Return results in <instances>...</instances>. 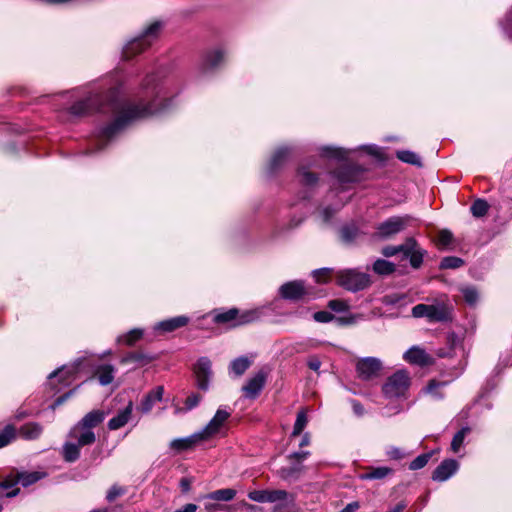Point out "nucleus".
<instances>
[{
  "label": "nucleus",
  "mask_w": 512,
  "mask_h": 512,
  "mask_svg": "<svg viewBox=\"0 0 512 512\" xmlns=\"http://www.w3.org/2000/svg\"><path fill=\"white\" fill-rule=\"evenodd\" d=\"M488 209H489V205L483 199H478V200L474 201L470 208L472 215L477 218L483 217L484 215H486L488 212Z\"/></svg>",
  "instance_id": "nucleus-43"
},
{
  "label": "nucleus",
  "mask_w": 512,
  "mask_h": 512,
  "mask_svg": "<svg viewBox=\"0 0 512 512\" xmlns=\"http://www.w3.org/2000/svg\"><path fill=\"white\" fill-rule=\"evenodd\" d=\"M307 365L311 370L318 372L321 367V361L317 356H311L307 360Z\"/></svg>",
  "instance_id": "nucleus-60"
},
{
  "label": "nucleus",
  "mask_w": 512,
  "mask_h": 512,
  "mask_svg": "<svg viewBox=\"0 0 512 512\" xmlns=\"http://www.w3.org/2000/svg\"><path fill=\"white\" fill-rule=\"evenodd\" d=\"M236 495V491L231 488L219 489L209 493L206 497L216 501H230Z\"/></svg>",
  "instance_id": "nucleus-38"
},
{
  "label": "nucleus",
  "mask_w": 512,
  "mask_h": 512,
  "mask_svg": "<svg viewBox=\"0 0 512 512\" xmlns=\"http://www.w3.org/2000/svg\"><path fill=\"white\" fill-rule=\"evenodd\" d=\"M432 455L433 452H428L417 456L413 461L410 462L409 469L415 471L425 467L431 459Z\"/></svg>",
  "instance_id": "nucleus-45"
},
{
  "label": "nucleus",
  "mask_w": 512,
  "mask_h": 512,
  "mask_svg": "<svg viewBox=\"0 0 512 512\" xmlns=\"http://www.w3.org/2000/svg\"><path fill=\"white\" fill-rule=\"evenodd\" d=\"M162 26V22L155 21L140 36L128 42L123 52L125 57L130 58L147 49L157 39Z\"/></svg>",
  "instance_id": "nucleus-3"
},
{
  "label": "nucleus",
  "mask_w": 512,
  "mask_h": 512,
  "mask_svg": "<svg viewBox=\"0 0 512 512\" xmlns=\"http://www.w3.org/2000/svg\"><path fill=\"white\" fill-rule=\"evenodd\" d=\"M232 411L231 409L219 407L213 416V418L208 422V424L200 431L205 440L213 437L214 435L221 432L227 420L231 417Z\"/></svg>",
  "instance_id": "nucleus-9"
},
{
  "label": "nucleus",
  "mask_w": 512,
  "mask_h": 512,
  "mask_svg": "<svg viewBox=\"0 0 512 512\" xmlns=\"http://www.w3.org/2000/svg\"><path fill=\"white\" fill-rule=\"evenodd\" d=\"M437 241L440 246L446 247L452 243L453 234L449 230H441L438 233Z\"/></svg>",
  "instance_id": "nucleus-53"
},
{
  "label": "nucleus",
  "mask_w": 512,
  "mask_h": 512,
  "mask_svg": "<svg viewBox=\"0 0 512 512\" xmlns=\"http://www.w3.org/2000/svg\"><path fill=\"white\" fill-rule=\"evenodd\" d=\"M336 282L342 288L357 292L369 287L371 281L367 273L358 271L356 269L340 270L336 274Z\"/></svg>",
  "instance_id": "nucleus-4"
},
{
  "label": "nucleus",
  "mask_w": 512,
  "mask_h": 512,
  "mask_svg": "<svg viewBox=\"0 0 512 512\" xmlns=\"http://www.w3.org/2000/svg\"><path fill=\"white\" fill-rule=\"evenodd\" d=\"M310 455L309 451H299V452H293L291 453L288 458L289 460H294L295 463L301 464L302 461L308 458Z\"/></svg>",
  "instance_id": "nucleus-59"
},
{
  "label": "nucleus",
  "mask_w": 512,
  "mask_h": 512,
  "mask_svg": "<svg viewBox=\"0 0 512 512\" xmlns=\"http://www.w3.org/2000/svg\"><path fill=\"white\" fill-rule=\"evenodd\" d=\"M16 438V429L13 425H7L0 432V448L7 446Z\"/></svg>",
  "instance_id": "nucleus-41"
},
{
  "label": "nucleus",
  "mask_w": 512,
  "mask_h": 512,
  "mask_svg": "<svg viewBox=\"0 0 512 512\" xmlns=\"http://www.w3.org/2000/svg\"><path fill=\"white\" fill-rule=\"evenodd\" d=\"M106 413L102 410H92L87 413L78 423L92 430L104 421Z\"/></svg>",
  "instance_id": "nucleus-22"
},
{
  "label": "nucleus",
  "mask_w": 512,
  "mask_h": 512,
  "mask_svg": "<svg viewBox=\"0 0 512 512\" xmlns=\"http://www.w3.org/2000/svg\"><path fill=\"white\" fill-rule=\"evenodd\" d=\"M410 386V377L404 370H399L388 377L382 386L386 398H399L405 395Z\"/></svg>",
  "instance_id": "nucleus-6"
},
{
  "label": "nucleus",
  "mask_w": 512,
  "mask_h": 512,
  "mask_svg": "<svg viewBox=\"0 0 512 512\" xmlns=\"http://www.w3.org/2000/svg\"><path fill=\"white\" fill-rule=\"evenodd\" d=\"M362 170L351 165H343L333 173V187L335 189H345L347 184L360 180Z\"/></svg>",
  "instance_id": "nucleus-8"
},
{
  "label": "nucleus",
  "mask_w": 512,
  "mask_h": 512,
  "mask_svg": "<svg viewBox=\"0 0 512 512\" xmlns=\"http://www.w3.org/2000/svg\"><path fill=\"white\" fill-rule=\"evenodd\" d=\"M266 376L263 372H258L254 377L250 378L242 390L245 397L256 398L264 387Z\"/></svg>",
  "instance_id": "nucleus-17"
},
{
  "label": "nucleus",
  "mask_w": 512,
  "mask_h": 512,
  "mask_svg": "<svg viewBox=\"0 0 512 512\" xmlns=\"http://www.w3.org/2000/svg\"><path fill=\"white\" fill-rule=\"evenodd\" d=\"M224 55L221 51H213L208 53L202 64V69L204 72L217 68L223 61Z\"/></svg>",
  "instance_id": "nucleus-28"
},
{
  "label": "nucleus",
  "mask_w": 512,
  "mask_h": 512,
  "mask_svg": "<svg viewBox=\"0 0 512 512\" xmlns=\"http://www.w3.org/2000/svg\"><path fill=\"white\" fill-rule=\"evenodd\" d=\"M397 253H401L404 259H409L414 269L421 267L427 251L419 246L413 237L407 238L402 244L397 245Z\"/></svg>",
  "instance_id": "nucleus-7"
},
{
  "label": "nucleus",
  "mask_w": 512,
  "mask_h": 512,
  "mask_svg": "<svg viewBox=\"0 0 512 512\" xmlns=\"http://www.w3.org/2000/svg\"><path fill=\"white\" fill-rule=\"evenodd\" d=\"M308 422L307 415L304 411H300L297 414L296 421L294 423L292 436H297L302 433Z\"/></svg>",
  "instance_id": "nucleus-48"
},
{
  "label": "nucleus",
  "mask_w": 512,
  "mask_h": 512,
  "mask_svg": "<svg viewBox=\"0 0 512 512\" xmlns=\"http://www.w3.org/2000/svg\"><path fill=\"white\" fill-rule=\"evenodd\" d=\"M359 502L354 501L347 504L340 512H356L359 509Z\"/></svg>",
  "instance_id": "nucleus-64"
},
{
  "label": "nucleus",
  "mask_w": 512,
  "mask_h": 512,
  "mask_svg": "<svg viewBox=\"0 0 512 512\" xmlns=\"http://www.w3.org/2000/svg\"><path fill=\"white\" fill-rule=\"evenodd\" d=\"M333 270L331 268H321L313 272L315 280L319 283H326L331 278Z\"/></svg>",
  "instance_id": "nucleus-49"
},
{
  "label": "nucleus",
  "mask_w": 512,
  "mask_h": 512,
  "mask_svg": "<svg viewBox=\"0 0 512 512\" xmlns=\"http://www.w3.org/2000/svg\"><path fill=\"white\" fill-rule=\"evenodd\" d=\"M78 365H79V363L76 366H72V367H69V368L66 367V366H63L61 369L53 371L49 375L50 383L52 384V380L55 377H59V382L64 384V385H67L69 383L70 377H72L73 374L78 370Z\"/></svg>",
  "instance_id": "nucleus-29"
},
{
  "label": "nucleus",
  "mask_w": 512,
  "mask_h": 512,
  "mask_svg": "<svg viewBox=\"0 0 512 512\" xmlns=\"http://www.w3.org/2000/svg\"><path fill=\"white\" fill-rule=\"evenodd\" d=\"M143 336V330L141 329H132L127 334L120 336L118 338L119 342H124L125 344L131 346Z\"/></svg>",
  "instance_id": "nucleus-44"
},
{
  "label": "nucleus",
  "mask_w": 512,
  "mask_h": 512,
  "mask_svg": "<svg viewBox=\"0 0 512 512\" xmlns=\"http://www.w3.org/2000/svg\"><path fill=\"white\" fill-rule=\"evenodd\" d=\"M194 373L197 387L202 391H207L209 389V381L212 376V363L209 358L201 357L194 367Z\"/></svg>",
  "instance_id": "nucleus-11"
},
{
  "label": "nucleus",
  "mask_w": 512,
  "mask_h": 512,
  "mask_svg": "<svg viewBox=\"0 0 512 512\" xmlns=\"http://www.w3.org/2000/svg\"><path fill=\"white\" fill-rule=\"evenodd\" d=\"M393 469L381 466V467H369L366 473L360 475L361 480H380L385 477L392 475Z\"/></svg>",
  "instance_id": "nucleus-25"
},
{
  "label": "nucleus",
  "mask_w": 512,
  "mask_h": 512,
  "mask_svg": "<svg viewBox=\"0 0 512 512\" xmlns=\"http://www.w3.org/2000/svg\"><path fill=\"white\" fill-rule=\"evenodd\" d=\"M428 311V304H417L412 308V316L415 318H426L427 319V312Z\"/></svg>",
  "instance_id": "nucleus-55"
},
{
  "label": "nucleus",
  "mask_w": 512,
  "mask_h": 512,
  "mask_svg": "<svg viewBox=\"0 0 512 512\" xmlns=\"http://www.w3.org/2000/svg\"><path fill=\"white\" fill-rule=\"evenodd\" d=\"M248 498L258 503H268L267 489L250 491L248 493Z\"/></svg>",
  "instance_id": "nucleus-51"
},
{
  "label": "nucleus",
  "mask_w": 512,
  "mask_h": 512,
  "mask_svg": "<svg viewBox=\"0 0 512 512\" xmlns=\"http://www.w3.org/2000/svg\"><path fill=\"white\" fill-rule=\"evenodd\" d=\"M125 493V489L118 485H113L107 492L106 499L108 502H113L118 497Z\"/></svg>",
  "instance_id": "nucleus-54"
},
{
  "label": "nucleus",
  "mask_w": 512,
  "mask_h": 512,
  "mask_svg": "<svg viewBox=\"0 0 512 512\" xmlns=\"http://www.w3.org/2000/svg\"><path fill=\"white\" fill-rule=\"evenodd\" d=\"M382 254L385 256V257H392V256H395L397 255V245L396 246H393V245H388V246H385L382 248Z\"/></svg>",
  "instance_id": "nucleus-62"
},
{
  "label": "nucleus",
  "mask_w": 512,
  "mask_h": 512,
  "mask_svg": "<svg viewBox=\"0 0 512 512\" xmlns=\"http://www.w3.org/2000/svg\"><path fill=\"white\" fill-rule=\"evenodd\" d=\"M298 177L300 182L306 186H313L317 182V176L305 167L299 169Z\"/></svg>",
  "instance_id": "nucleus-47"
},
{
  "label": "nucleus",
  "mask_w": 512,
  "mask_h": 512,
  "mask_svg": "<svg viewBox=\"0 0 512 512\" xmlns=\"http://www.w3.org/2000/svg\"><path fill=\"white\" fill-rule=\"evenodd\" d=\"M289 154L290 151L287 147L277 149L270 160L269 172L274 173L278 168H280L287 160Z\"/></svg>",
  "instance_id": "nucleus-27"
},
{
  "label": "nucleus",
  "mask_w": 512,
  "mask_h": 512,
  "mask_svg": "<svg viewBox=\"0 0 512 512\" xmlns=\"http://www.w3.org/2000/svg\"><path fill=\"white\" fill-rule=\"evenodd\" d=\"M463 297L465 301L470 304L474 305L478 300V292L473 287H465L462 289Z\"/></svg>",
  "instance_id": "nucleus-50"
},
{
  "label": "nucleus",
  "mask_w": 512,
  "mask_h": 512,
  "mask_svg": "<svg viewBox=\"0 0 512 512\" xmlns=\"http://www.w3.org/2000/svg\"><path fill=\"white\" fill-rule=\"evenodd\" d=\"M68 437L82 447L92 445L96 441V435L93 430H90L79 423H76L70 429Z\"/></svg>",
  "instance_id": "nucleus-14"
},
{
  "label": "nucleus",
  "mask_w": 512,
  "mask_h": 512,
  "mask_svg": "<svg viewBox=\"0 0 512 512\" xmlns=\"http://www.w3.org/2000/svg\"><path fill=\"white\" fill-rule=\"evenodd\" d=\"M152 357L142 352H130L121 359V363H138L141 365L152 361Z\"/></svg>",
  "instance_id": "nucleus-37"
},
{
  "label": "nucleus",
  "mask_w": 512,
  "mask_h": 512,
  "mask_svg": "<svg viewBox=\"0 0 512 512\" xmlns=\"http://www.w3.org/2000/svg\"><path fill=\"white\" fill-rule=\"evenodd\" d=\"M262 309L256 308L240 312L236 308L221 312L215 315L216 323H232V326H241L259 320L262 316Z\"/></svg>",
  "instance_id": "nucleus-5"
},
{
  "label": "nucleus",
  "mask_w": 512,
  "mask_h": 512,
  "mask_svg": "<svg viewBox=\"0 0 512 512\" xmlns=\"http://www.w3.org/2000/svg\"><path fill=\"white\" fill-rule=\"evenodd\" d=\"M469 432H470V428L469 427H463L454 435V437H453V439L451 441V450L454 453H458L459 452L461 446L464 443V439H465L466 435Z\"/></svg>",
  "instance_id": "nucleus-40"
},
{
  "label": "nucleus",
  "mask_w": 512,
  "mask_h": 512,
  "mask_svg": "<svg viewBox=\"0 0 512 512\" xmlns=\"http://www.w3.org/2000/svg\"><path fill=\"white\" fill-rule=\"evenodd\" d=\"M404 359L419 366H426L430 364V356L419 347H412L404 353Z\"/></svg>",
  "instance_id": "nucleus-19"
},
{
  "label": "nucleus",
  "mask_w": 512,
  "mask_h": 512,
  "mask_svg": "<svg viewBox=\"0 0 512 512\" xmlns=\"http://www.w3.org/2000/svg\"><path fill=\"white\" fill-rule=\"evenodd\" d=\"M192 480L190 478L184 477L180 480L179 486L183 493H188L191 489Z\"/></svg>",
  "instance_id": "nucleus-61"
},
{
  "label": "nucleus",
  "mask_w": 512,
  "mask_h": 512,
  "mask_svg": "<svg viewBox=\"0 0 512 512\" xmlns=\"http://www.w3.org/2000/svg\"><path fill=\"white\" fill-rule=\"evenodd\" d=\"M202 441H205V439L199 431L188 437L173 439L170 442V448L176 453H181L193 449Z\"/></svg>",
  "instance_id": "nucleus-16"
},
{
  "label": "nucleus",
  "mask_w": 512,
  "mask_h": 512,
  "mask_svg": "<svg viewBox=\"0 0 512 512\" xmlns=\"http://www.w3.org/2000/svg\"><path fill=\"white\" fill-rule=\"evenodd\" d=\"M82 446L75 441H66L62 446V457L68 463L77 461L80 457V448Z\"/></svg>",
  "instance_id": "nucleus-23"
},
{
  "label": "nucleus",
  "mask_w": 512,
  "mask_h": 512,
  "mask_svg": "<svg viewBox=\"0 0 512 512\" xmlns=\"http://www.w3.org/2000/svg\"><path fill=\"white\" fill-rule=\"evenodd\" d=\"M328 307L335 312H343L348 309L347 303L342 300H331L328 303Z\"/></svg>",
  "instance_id": "nucleus-57"
},
{
  "label": "nucleus",
  "mask_w": 512,
  "mask_h": 512,
  "mask_svg": "<svg viewBox=\"0 0 512 512\" xmlns=\"http://www.w3.org/2000/svg\"><path fill=\"white\" fill-rule=\"evenodd\" d=\"M42 432L43 427L36 422L26 423L19 429V435L26 440H35L40 437Z\"/></svg>",
  "instance_id": "nucleus-24"
},
{
  "label": "nucleus",
  "mask_w": 512,
  "mask_h": 512,
  "mask_svg": "<svg viewBox=\"0 0 512 512\" xmlns=\"http://www.w3.org/2000/svg\"><path fill=\"white\" fill-rule=\"evenodd\" d=\"M158 100L159 95L157 93L153 101L148 104L143 103L142 100L138 103L121 101L118 97V90L112 88L106 94H94L74 103L70 107V113L75 116H84L94 111L118 114L114 122L105 126L100 131L97 145L98 150H101L104 147L103 142L111 139L133 120L164 111L168 106V101L161 100V103L158 105Z\"/></svg>",
  "instance_id": "nucleus-1"
},
{
  "label": "nucleus",
  "mask_w": 512,
  "mask_h": 512,
  "mask_svg": "<svg viewBox=\"0 0 512 512\" xmlns=\"http://www.w3.org/2000/svg\"><path fill=\"white\" fill-rule=\"evenodd\" d=\"M190 319L187 316L181 315L176 316L164 321L159 322L156 326V330H161L163 332H172L176 329L186 326L189 323Z\"/></svg>",
  "instance_id": "nucleus-20"
},
{
  "label": "nucleus",
  "mask_w": 512,
  "mask_h": 512,
  "mask_svg": "<svg viewBox=\"0 0 512 512\" xmlns=\"http://www.w3.org/2000/svg\"><path fill=\"white\" fill-rule=\"evenodd\" d=\"M304 471V466L299 463H293L289 467H282L279 471L280 476L284 480H296Z\"/></svg>",
  "instance_id": "nucleus-31"
},
{
  "label": "nucleus",
  "mask_w": 512,
  "mask_h": 512,
  "mask_svg": "<svg viewBox=\"0 0 512 512\" xmlns=\"http://www.w3.org/2000/svg\"><path fill=\"white\" fill-rule=\"evenodd\" d=\"M164 394V388L162 386H158L152 391H150L144 399L141 401L140 409L143 413H148L151 411L156 402H160L162 400Z\"/></svg>",
  "instance_id": "nucleus-21"
},
{
  "label": "nucleus",
  "mask_w": 512,
  "mask_h": 512,
  "mask_svg": "<svg viewBox=\"0 0 512 512\" xmlns=\"http://www.w3.org/2000/svg\"><path fill=\"white\" fill-rule=\"evenodd\" d=\"M322 155L328 158L345 159L348 151L343 148L324 147L321 151Z\"/></svg>",
  "instance_id": "nucleus-46"
},
{
  "label": "nucleus",
  "mask_w": 512,
  "mask_h": 512,
  "mask_svg": "<svg viewBox=\"0 0 512 512\" xmlns=\"http://www.w3.org/2000/svg\"><path fill=\"white\" fill-rule=\"evenodd\" d=\"M197 505L193 503H188L184 505L182 508L176 509L174 512H196Z\"/></svg>",
  "instance_id": "nucleus-63"
},
{
  "label": "nucleus",
  "mask_w": 512,
  "mask_h": 512,
  "mask_svg": "<svg viewBox=\"0 0 512 512\" xmlns=\"http://www.w3.org/2000/svg\"><path fill=\"white\" fill-rule=\"evenodd\" d=\"M251 361L247 357H238L230 364V371L236 376H241L250 367Z\"/></svg>",
  "instance_id": "nucleus-33"
},
{
  "label": "nucleus",
  "mask_w": 512,
  "mask_h": 512,
  "mask_svg": "<svg viewBox=\"0 0 512 512\" xmlns=\"http://www.w3.org/2000/svg\"><path fill=\"white\" fill-rule=\"evenodd\" d=\"M381 370L382 362L375 357L362 358L356 363L357 374L364 381L377 377Z\"/></svg>",
  "instance_id": "nucleus-10"
},
{
  "label": "nucleus",
  "mask_w": 512,
  "mask_h": 512,
  "mask_svg": "<svg viewBox=\"0 0 512 512\" xmlns=\"http://www.w3.org/2000/svg\"><path fill=\"white\" fill-rule=\"evenodd\" d=\"M411 221L409 215L392 216L375 226L372 238L378 241L389 240L404 231Z\"/></svg>",
  "instance_id": "nucleus-2"
},
{
  "label": "nucleus",
  "mask_w": 512,
  "mask_h": 512,
  "mask_svg": "<svg viewBox=\"0 0 512 512\" xmlns=\"http://www.w3.org/2000/svg\"><path fill=\"white\" fill-rule=\"evenodd\" d=\"M395 269L396 266L394 263L384 259H377L373 264L374 272L379 275H390Z\"/></svg>",
  "instance_id": "nucleus-34"
},
{
  "label": "nucleus",
  "mask_w": 512,
  "mask_h": 512,
  "mask_svg": "<svg viewBox=\"0 0 512 512\" xmlns=\"http://www.w3.org/2000/svg\"><path fill=\"white\" fill-rule=\"evenodd\" d=\"M334 318L333 314L327 311H318L313 314V319L319 323H328Z\"/></svg>",
  "instance_id": "nucleus-56"
},
{
  "label": "nucleus",
  "mask_w": 512,
  "mask_h": 512,
  "mask_svg": "<svg viewBox=\"0 0 512 512\" xmlns=\"http://www.w3.org/2000/svg\"><path fill=\"white\" fill-rule=\"evenodd\" d=\"M359 235L360 231L355 225H346L340 230L341 239L346 244H352Z\"/></svg>",
  "instance_id": "nucleus-36"
},
{
  "label": "nucleus",
  "mask_w": 512,
  "mask_h": 512,
  "mask_svg": "<svg viewBox=\"0 0 512 512\" xmlns=\"http://www.w3.org/2000/svg\"><path fill=\"white\" fill-rule=\"evenodd\" d=\"M396 156L402 162L421 167L422 162L418 154L409 150H400L396 152Z\"/></svg>",
  "instance_id": "nucleus-35"
},
{
  "label": "nucleus",
  "mask_w": 512,
  "mask_h": 512,
  "mask_svg": "<svg viewBox=\"0 0 512 512\" xmlns=\"http://www.w3.org/2000/svg\"><path fill=\"white\" fill-rule=\"evenodd\" d=\"M386 455L394 460H400L404 457V452L398 447L391 446L387 449Z\"/></svg>",
  "instance_id": "nucleus-58"
},
{
  "label": "nucleus",
  "mask_w": 512,
  "mask_h": 512,
  "mask_svg": "<svg viewBox=\"0 0 512 512\" xmlns=\"http://www.w3.org/2000/svg\"><path fill=\"white\" fill-rule=\"evenodd\" d=\"M464 265V260L456 256L444 257L440 262V269H457Z\"/></svg>",
  "instance_id": "nucleus-42"
},
{
  "label": "nucleus",
  "mask_w": 512,
  "mask_h": 512,
  "mask_svg": "<svg viewBox=\"0 0 512 512\" xmlns=\"http://www.w3.org/2000/svg\"><path fill=\"white\" fill-rule=\"evenodd\" d=\"M279 294L283 299L299 300L308 292L305 288L304 282L300 280L289 281L279 288Z\"/></svg>",
  "instance_id": "nucleus-12"
},
{
  "label": "nucleus",
  "mask_w": 512,
  "mask_h": 512,
  "mask_svg": "<svg viewBox=\"0 0 512 512\" xmlns=\"http://www.w3.org/2000/svg\"><path fill=\"white\" fill-rule=\"evenodd\" d=\"M267 497H268V503H276L280 501H285L288 498H290V502L294 501V497L292 495H289L288 492L285 490H269L267 489Z\"/></svg>",
  "instance_id": "nucleus-39"
},
{
  "label": "nucleus",
  "mask_w": 512,
  "mask_h": 512,
  "mask_svg": "<svg viewBox=\"0 0 512 512\" xmlns=\"http://www.w3.org/2000/svg\"><path fill=\"white\" fill-rule=\"evenodd\" d=\"M427 320L430 323L452 320V308L443 302L428 305Z\"/></svg>",
  "instance_id": "nucleus-13"
},
{
  "label": "nucleus",
  "mask_w": 512,
  "mask_h": 512,
  "mask_svg": "<svg viewBox=\"0 0 512 512\" xmlns=\"http://www.w3.org/2000/svg\"><path fill=\"white\" fill-rule=\"evenodd\" d=\"M45 477V473L33 472H17L15 475V482L20 483L23 487H28Z\"/></svg>",
  "instance_id": "nucleus-26"
},
{
  "label": "nucleus",
  "mask_w": 512,
  "mask_h": 512,
  "mask_svg": "<svg viewBox=\"0 0 512 512\" xmlns=\"http://www.w3.org/2000/svg\"><path fill=\"white\" fill-rule=\"evenodd\" d=\"M115 369L110 364H104L97 368L96 375L101 385H109L114 379Z\"/></svg>",
  "instance_id": "nucleus-30"
},
{
  "label": "nucleus",
  "mask_w": 512,
  "mask_h": 512,
  "mask_svg": "<svg viewBox=\"0 0 512 512\" xmlns=\"http://www.w3.org/2000/svg\"><path fill=\"white\" fill-rule=\"evenodd\" d=\"M458 468L459 463L455 459H445L433 471L432 479L438 482L446 481L457 472Z\"/></svg>",
  "instance_id": "nucleus-15"
},
{
  "label": "nucleus",
  "mask_w": 512,
  "mask_h": 512,
  "mask_svg": "<svg viewBox=\"0 0 512 512\" xmlns=\"http://www.w3.org/2000/svg\"><path fill=\"white\" fill-rule=\"evenodd\" d=\"M132 411L133 403L132 401H129L124 409L120 410L116 416L112 417L108 421L107 426L109 430H118L125 426L131 418Z\"/></svg>",
  "instance_id": "nucleus-18"
},
{
  "label": "nucleus",
  "mask_w": 512,
  "mask_h": 512,
  "mask_svg": "<svg viewBox=\"0 0 512 512\" xmlns=\"http://www.w3.org/2000/svg\"><path fill=\"white\" fill-rule=\"evenodd\" d=\"M447 382H440L436 380H430L426 387L423 388L422 392L424 394L431 395L434 399L440 400L443 399L444 394L440 391L441 388L445 387Z\"/></svg>",
  "instance_id": "nucleus-32"
},
{
  "label": "nucleus",
  "mask_w": 512,
  "mask_h": 512,
  "mask_svg": "<svg viewBox=\"0 0 512 512\" xmlns=\"http://www.w3.org/2000/svg\"><path fill=\"white\" fill-rule=\"evenodd\" d=\"M202 400V396L198 393H191L185 400V411L192 410L197 407Z\"/></svg>",
  "instance_id": "nucleus-52"
}]
</instances>
